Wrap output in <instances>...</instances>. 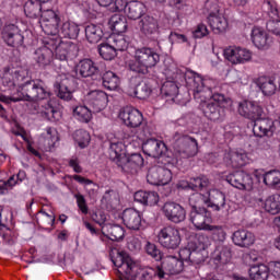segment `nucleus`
I'll list each match as a JSON object with an SVG mask.
<instances>
[{
  "instance_id": "obj_1",
  "label": "nucleus",
  "mask_w": 280,
  "mask_h": 280,
  "mask_svg": "<svg viewBox=\"0 0 280 280\" xmlns=\"http://www.w3.org/2000/svg\"><path fill=\"white\" fill-rule=\"evenodd\" d=\"M185 81L194 90L195 100H201L203 115L210 121H218L222 117V113H224L223 108H226V104H229V98L219 93L211 96V89L215 86V81L202 78V75L191 70L186 71ZM207 93L210 98L205 101L207 100Z\"/></svg>"
},
{
  "instance_id": "obj_2",
  "label": "nucleus",
  "mask_w": 280,
  "mask_h": 280,
  "mask_svg": "<svg viewBox=\"0 0 280 280\" xmlns=\"http://www.w3.org/2000/svg\"><path fill=\"white\" fill-rule=\"evenodd\" d=\"M112 261L114 266L118 268V272L126 275L129 280H156V277H159V279L165 277V271H163L161 267H156L155 269L147 267L139 270L137 262L131 259L128 253L124 250L120 252L117 248L112 250ZM137 270H139L138 275Z\"/></svg>"
},
{
  "instance_id": "obj_3",
  "label": "nucleus",
  "mask_w": 280,
  "mask_h": 280,
  "mask_svg": "<svg viewBox=\"0 0 280 280\" xmlns=\"http://www.w3.org/2000/svg\"><path fill=\"white\" fill-rule=\"evenodd\" d=\"M50 93L49 90L45 89L40 83L34 80L26 81L21 85V95L18 97H8L0 94V102L3 104H10V102H38L40 100H48ZM0 112L2 117H5V108L0 104Z\"/></svg>"
},
{
  "instance_id": "obj_4",
  "label": "nucleus",
  "mask_w": 280,
  "mask_h": 280,
  "mask_svg": "<svg viewBox=\"0 0 280 280\" xmlns=\"http://www.w3.org/2000/svg\"><path fill=\"white\" fill-rule=\"evenodd\" d=\"M161 56L150 47H142L136 50L133 59L127 61L129 71L145 75L150 73L152 67H156Z\"/></svg>"
},
{
  "instance_id": "obj_5",
  "label": "nucleus",
  "mask_w": 280,
  "mask_h": 280,
  "mask_svg": "<svg viewBox=\"0 0 280 280\" xmlns=\"http://www.w3.org/2000/svg\"><path fill=\"white\" fill-rule=\"evenodd\" d=\"M172 147L176 159H189L198 154V140L180 132L174 133Z\"/></svg>"
},
{
  "instance_id": "obj_6",
  "label": "nucleus",
  "mask_w": 280,
  "mask_h": 280,
  "mask_svg": "<svg viewBox=\"0 0 280 280\" xmlns=\"http://www.w3.org/2000/svg\"><path fill=\"white\" fill-rule=\"evenodd\" d=\"M180 231L174 226H165L158 233V242L167 250H176L180 246Z\"/></svg>"
},
{
  "instance_id": "obj_7",
  "label": "nucleus",
  "mask_w": 280,
  "mask_h": 280,
  "mask_svg": "<svg viewBox=\"0 0 280 280\" xmlns=\"http://www.w3.org/2000/svg\"><path fill=\"white\" fill-rule=\"evenodd\" d=\"M42 30L47 36H56L58 27L60 26V15L54 10H45L40 13Z\"/></svg>"
},
{
  "instance_id": "obj_8",
  "label": "nucleus",
  "mask_w": 280,
  "mask_h": 280,
  "mask_svg": "<svg viewBox=\"0 0 280 280\" xmlns=\"http://www.w3.org/2000/svg\"><path fill=\"white\" fill-rule=\"evenodd\" d=\"M147 180L150 185H170L172 171L165 166H153L148 171Z\"/></svg>"
},
{
  "instance_id": "obj_9",
  "label": "nucleus",
  "mask_w": 280,
  "mask_h": 280,
  "mask_svg": "<svg viewBox=\"0 0 280 280\" xmlns=\"http://www.w3.org/2000/svg\"><path fill=\"white\" fill-rule=\"evenodd\" d=\"M73 82H75V78L69 73H60L57 77L55 86L58 90L57 95L60 100H65L66 102L72 100L73 94L71 92V86H73Z\"/></svg>"
},
{
  "instance_id": "obj_10",
  "label": "nucleus",
  "mask_w": 280,
  "mask_h": 280,
  "mask_svg": "<svg viewBox=\"0 0 280 280\" xmlns=\"http://www.w3.org/2000/svg\"><path fill=\"white\" fill-rule=\"evenodd\" d=\"M117 165L118 167H121V171L126 174L135 176L136 174H139V170L143 167V156L141 153H132L129 156L121 158Z\"/></svg>"
},
{
  "instance_id": "obj_11",
  "label": "nucleus",
  "mask_w": 280,
  "mask_h": 280,
  "mask_svg": "<svg viewBox=\"0 0 280 280\" xmlns=\"http://www.w3.org/2000/svg\"><path fill=\"white\" fill-rule=\"evenodd\" d=\"M85 104L93 113H102L108 105V94L104 91L94 90L86 94Z\"/></svg>"
},
{
  "instance_id": "obj_12",
  "label": "nucleus",
  "mask_w": 280,
  "mask_h": 280,
  "mask_svg": "<svg viewBox=\"0 0 280 280\" xmlns=\"http://www.w3.org/2000/svg\"><path fill=\"white\" fill-rule=\"evenodd\" d=\"M225 180L236 189H245L246 191L253 189V177L243 171H236L226 175Z\"/></svg>"
},
{
  "instance_id": "obj_13",
  "label": "nucleus",
  "mask_w": 280,
  "mask_h": 280,
  "mask_svg": "<svg viewBox=\"0 0 280 280\" xmlns=\"http://www.w3.org/2000/svg\"><path fill=\"white\" fill-rule=\"evenodd\" d=\"M162 211L165 218L168 219L170 222H174L175 224H179V222H185V218H187V212L185 211V208L174 201L165 202Z\"/></svg>"
},
{
  "instance_id": "obj_14",
  "label": "nucleus",
  "mask_w": 280,
  "mask_h": 280,
  "mask_svg": "<svg viewBox=\"0 0 280 280\" xmlns=\"http://www.w3.org/2000/svg\"><path fill=\"white\" fill-rule=\"evenodd\" d=\"M2 38L9 47H23V34L19 26L14 24H7L2 31Z\"/></svg>"
},
{
  "instance_id": "obj_15",
  "label": "nucleus",
  "mask_w": 280,
  "mask_h": 280,
  "mask_svg": "<svg viewBox=\"0 0 280 280\" xmlns=\"http://www.w3.org/2000/svg\"><path fill=\"white\" fill-rule=\"evenodd\" d=\"M238 113L242 117H246V119H252L255 121L259 119L261 115H264V108L260 107L259 103L254 101H243L238 104Z\"/></svg>"
},
{
  "instance_id": "obj_16",
  "label": "nucleus",
  "mask_w": 280,
  "mask_h": 280,
  "mask_svg": "<svg viewBox=\"0 0 280 280\" xmlns=\"http://www.w3.org/2000/svg\"><path fill=\"white\" fill-rule=\"evenodd\" d=\"M190 222L198 231H207L211 226V212L207 208L194 209L190 212Z\"/></svg>"
},
{
  "instance_id": "obj_17",
  "label": "nucleus",
  "mask_w": 280,
  "mask_h": 280,
  "mask_svg": "<svg viewBox=\"0 0 280 280\" xmlns=\"http://www.w3.org/2000/svg\"><path fill=\"white\" fill-rule=\"evenodd\" d=\"M119 118L129 128H139L143 124V114L139 109L125 107L119 113Z\"/></svg>"
},
{
  "instance_id": "obj_18",
  "label": "nucleus",
  "mask_w": 280,
  "mask_h": 280,
  "mask_svg": "<svg viewBox=\"0 0 280 280\" xmlns=\"http://www.w3.org/2000/svg\"><path fill=\"white\" fill-rule=\"evenodd\" d=\"M275 120L268 118H257L254 120L253 132L256 137H272L275 132Z\"/></svg>"
},
{
  "instance_id": "obj_19",
  "label": "nucleus",
  "mask_w": 280,
  "mask_h": 280,
  "mask_svg": "<svg viewBox=\"0 0 280 280\" xmlns=\"http://www.w3.org/2000/svg\"><path fill=\"white\" fill-rule=\"evenodd\" d=\"M142 150L147 156L159 159V156H163L167 152V147L161 140L149 139L142 144Z\"/></svg>"
},
{
  "instance_id": "obj_20",
  "label": "nucleus",
  "mask_w": 280,
  "mask_h": 280,
  "mask_svg": "<svg viewBox=\"0 0 280 280\" xmlns=\"http://www.w3.org/2000/svg\"><path fill=\"white\" fill-rule=\"evenodd\" d=\"M223 161L228 167H244L249 161L248 153L245 151H229L225 152Z\"/></svg>"
},
{
  "instance_id": "obj_21",
  "label": "nucleus",
  "mask_w": 280,
  "mask_h": 280,
  "mask_svg": "<svg viewBox=\"0 0 280 280\" xmlns=\"http://www.w3.org/2000/svg\"><path fill=\"white\" fill-rule=\"evenodd\" d=\"M56 36H60V38H70L71 40H75V38L80 36V25H78L73 21L60 22L59 26H57Z\"/></svg>"
},
{
  "instance_id": "obj_22",
  "label": "nucleus",
  "mask_w": 280,
  "mask_h": 280,
  "mask_svg": "<svg viewBox=\"0 0 280 280\" xmlns=\"http://www.w3.org/2000/svg\"><path fill=\"white\" fill-rule=\"evenodd\" d=\"M75 54H78V45L72 42H60L55 49V58L61 62H67Z\"/></svg>"
},
{
  "instance_id": "obj_23",
  "label": "nucleus",
  "mask_w": 280,
  "mask_h": 280,
  "mask_svg": "<svg viewBox=\"0 0 280 280\" xmlns=\"http://www.w3.org/2000/svg\"><path fill=\"white\" fill-rule=\"evenodd\" d=\"M255 241V234L248 230H237L232 235L233 244L240 248H250Z\"/></svg>"
},
{
  "instance_id": "obj_24",
  "label": "nucleus",
  "mask_w": 280,
  "mask_h": 280,
  "mask_svg": "<svg viewBox=\"0 0 280 280\" xmlns=\"http://www.w3.org/2000/svg\"><path fill=\"white\" fill-rule=\"evenodd\" d=\"M203 200L205 205H207V207H211V209H214V211L224 209L226 205V196H224L223 192L218 189L209 190L208 196H206Z\"/></svg>"
},
{
  "instance_id": "obj_25",
  "label": "nucleus",
  "mask_w": 280,
  "mask_h": 280,
  "mask_svg": "<svg viewBox=\"0 0 280 280\" xmlns=\"http://www.w3.org/2000/svg\"><path fill=\"white\" fill-rule=\"evenodd\" d=\"M211 185L209 177L202 175L199 177H194L189 182L180 180L177 184V187L180 189H191L192 191H202V189H207Z\"/></svg>"
},
{
  "instance_id": "obj_26",
  "label": "nucleus",
  "mask_w": 280,
  "mask_h": 280,
  "mask_svg": "<svg viewBox=\"0 0 280 280\" xmlns=\"http://www.w3.org/2000/svg\"><path fill=\"white\" fill-rule=\"evenodd\" d=\"M121 218L127 229L139 231L141 228V212H139L137 209L129 208L124 210Z\"/></svg>"
},
{
  "instance_id": "obj_27",
  "label": "nucleus",
  "mask_w": 280,
  "mask_h": 280,
  "mask_svg": "<svg viewBox=\"0 0 280 280\" xmlns=\"http://www.w3.org/2000/svg\"><path fill=\"white\" fill-rule=\"evenodd\" d=\"M233 258V252L231 250V246L219 245L217 246L212 259L217 266H225V264H230Z\"/></svg>"
},
{
  "instance_id": "obj_28",
  "label": "nucleus",
  "mask_w": 280,
  "mask_h": 280,
  "mask_svg": "<svg viewBox=\"0 0 280 280\" xmlns=\"http://www.w3.org/2000/svg\"><path fill=\"white\" fill-rule=\"evenodd\" d=\"M252 43L257 49H268L270 47V37H268V33L264 28L255 26L252 30Z\"/></svg>"
},
{
  "instance_id": "obj_29",
  "label": "nucleus",
  "mask_w": 280,
  "mask_h": 280,
  "mask_svg": "<svg viewBox=\"0 0 280 280\" xmlns=\"http://www.w3.org/2000/svg\"><path fill=\"white\" fill-rule=\"evenodd\" d=\"M258 89H260L262 95L270 97L277 93V83L275 82V77H259L256 80Z\"/></svg>"
},
{
  "instance_id": "obj_30",
  "label": "nucleus",
  "mask_w": 280,
  "mask_h": 280,
  "mask_svg": "<svg viewBox=\"0 0 280 280\" xmlns=\"http://www.w3.org/2000/svg\"><path fill=\"white\" fill-rule=\"evenodd\" d=\"M26 72L23 69L11 70L5 72L2 82L4 86H9V89H14V86H19L23 80H25Z\"/></svg>"
},
{
  "instance_id": "obj_31",
  "label": "nucleus",
  "mask_w": 280,
  "mask_h": 280,
  "mask_svg": "<svg viewBox=\"0 0 280 280\" xmlns=\"http://www.w3.org/2000/svg\"><path fill=\"white\" fill-rule=\"evenodd\" d=\"M98 71L97 65L91 59H83L77 65V75L80 78H91Z\"/></svg>"
},
{
  "instance_id": "obj_32",
  "label": "nucleus",
  "mask_w": 280,
  "mask_h": 280,
  "mask_svg": "<svg viewBox=\"0 0 280 280\" xmlns=\"http://www.w3.org/2000/svg\"><path fill=\"white\" fill-rule=\"evenodd\" d=\"M139 27L145 36H152L159 32V21L151 15H143L139 21Z\"/></svg>"
},
{
  "instance_id": "obj_33",
  "label": "nucleus",
  "mask_w": 280,
  "mask_h": 280,
  "mask_svg": "<svg viewBox=\"0 0 280 280\" xmlns=\"http://www.w3.org/2000/svg\"><path fill=\"white\" fill-rule=\"evenodd\" d=\"M34 60L40 67H49L54 60V51L47 46L37 48L34 52Z\"/></svg>"
},
{
  "instance_id": "obj_34",
  "label": "nucleus",
  "mask_w": 280,
  "mask_h": 280,
  "mask_svg": "<svg viewBox=\"0 0 280 280\" xmlns=\"http://www.w3.org/2000/svg\"><path fill=\"white\" fill-rule=\"evenodd\" d=\"M208 22L214 34H222V32H226V27H229V21L222 13L208 16Z\"/></svg>"
},
{
  "instance_id": "obj_35",
  "label": "nucleus",
  "mask_w": 280,
  "mask_h": 280,
  "mask_svg": "<svg viewBox=\"0 0 280 280\" xmlns=\"http://www.w3.org/2000/svg\"><path fill=\"white\" fill-rule=\"evenodd\" d=\"M162 267L165 270V272H168L170 275H180L183 272V260L178 259L174 256H167L164 258L162 262Z\"/></svg>"
},
{
  "instance_id": "obj_36",
  "label": "nucleus",
  "mask_w": 280,
  "mask_h": 280,
  "mask_svg": "<svg viewBox=\"0 0 280 280\" xmlns=\"http://www.w3.org/2000/svg\"><path fill=\"white\" fill-rule=\"evenodd\" d=\"M133 198L140 205H149L150 207L159 205V194L156 191L139 190L135 194Z\"/></svg>"
},
{
  "instance_id": "obj_37",
  "label": "nucleus",
  "mask_w": 280,
  "mask_h": 280,
  "mask_svg": "<svg viewBox=\"0 0 280 280\" xmlns=\"http://www.w3.org/2000/svg\"><path fill=\"white\" fill-rule=\"evenodd\" d=\"M102 36H104V31H102V26L97 24H89L85 26V37L89 43L95 45L102 40Z\"/></svg>"
},
{
  "instance_id": "obj_38",
  "label": "nucleus",
  "mask_w": 280,
  "mask_h": 280,
  "mask_svg": "<svg viewBox=\"0 0 280 280\" xmlns=\"http://www.w3.org/2000/svg\"><path fill=\"white\" fill-rule=\"evenodd\" d=\"M43 12V7L38 0H27L24 4V13L28 19H38Z\"/></svg>"
},
{
  "instance_id": "obj_39",
  "label": "nucleus",
  "mask_w": 280,
  "mask_h": 280,
  "mask_svg": "<svg viewBox=\"0 0 280 280\" xmlns=\"http://www.w3.org/2000/svg\"><path fill=\"white\" fill-rule=\"evenodd\" d=\"M73 116L83 124H89L93 119V109L89 105H79L73 109Z\"/></svg>"
},
{
  "instance_id": "obj_40",
  "label": "nucleus",
  "mask_w": 280,
  "mask_h": 280,
  "mask_svg": "<svg viewBox=\"0 0 280 280\" xmlns=\"http://www.w3.org/2000/svg\"><path fill=\"white\" fill-rule=\"evenodd\" d=\"M270 273V268L264 264L254 265L249 268V277L253 280H266Z\"/></svg>"
},
{
  "instance_id": "obj_41",
  "label": "nucleus",
  "mask_w": 280,
  "mask_h": 280,
  "mask_svg": "<svg viewBox=\"0 0 280 280\" xmlns=\"http://www.w3.org/2000/svg\"><path fill=\"white\" fill-rule=\"evenodd\" d=\"M102 80L103 86L107 89V91H115L119 88V77L113 71L104 72Z\"/></svg>"
},
{
  "instance_id": "obj_42",
  "label": "nucleus",
  "mask_w": 280,
  "mask_h": 280,
  "mask_svg": "<svg viewBox=\"0 0 280 280\" xmlns=\"http://www.w3.org/2000/svg\"><path fill=\"white\" fill-rule=\"evenodd\" d=\"M109 23L112 25V30L117 32L118 34H124L126 30H128V22L126 21V16L115 14L110 18Z\"/></svg>"
},
{
  "instance_id": "obj_43",
  "label": "nucleus",
  "mask_w": 280,
  "mask_h": 280,
  "mask_svg": "<svg viewBox=\"0 0 280 280\" xmlns=\"http://www.w3.org/2000/svg\"><path fill=\"white\" fill-rule=\"evenodd\" d=\"M265 210L271 215L280 213V195H272L265 201Z\"/></svg>"
},
{
  "instance_id": "obj_44",
  "label": "nucleus",
  "mask_w": 280,
  "mask_h": 280,
  "mask_svg": "<svg viewBox=\"0 0 280 280\" xmlns=\"http://www.w3.org/2000/svg\"><path fill=\"white\" fill-rule=\"evenodd\" d=\"M126 155H124V143L122 142H112L109 145V158L116 165L118 164V161L124 159Z\"/></svg>"
},
{
  "instance_id": "obj_45",
  "label": "nucleus",
  "mask_w": 280,
  "mask_h": 280,
  "mask_svg": "<svg viewBox=\"0 0 280 280\" xmlns=\"http://www.w3.org/2000/svg\"><path fill=\"white\" fill-rule=\"evenodd\" d=\"M142 8L143 4L139 2H128L125 14H127L128 19L137 21V19H141V14H143Z\"/></svg>"
},
{
  "instance_id": "obj_46",
  "label": "nucleus",
  "mask_w": 280,
  "mask_h": 280,
  "mask_svg": "<svg viewBox=\"0 0 280 280\" xmlns=\"http://www.w3.org/2000/svg\"><path fill=\"white\" fill-rule=\"evenodd\" d=\"M98 54L103 60H114L117 56V50L113 47L112 43L101 44L98 47Z\"/></svg>"
},
{
  "instance_id": "obj_47",
  "label": "nucleus",
  "mask_w": 280,
  "mask_h": 280,
  "mask_svg": "<svg viewBox=\"0 0 280 280\" xmlns=\"http://www.w3.org/2000/svg\"><path fill=\"white\" fill-rule=\"evenodd\" d=\"M108 43L112 44L116 51H126L128 49L129 43L124 35H112L108 38Z\"/></svg>"
},
{
  "instance_id": "obj_48",
  "label": "nucleus",
  "mask_w": 280,
  "mask_h": 280,
  "mask_svg": "<svg viewBox=\"0 0 280 280\" xmlns=\"http://www.w3.org/2000/svg\"><path fill=\"white\" fill-rule=\"evenodd\" d=\"M213 242H224L226 240V231L222 225H209L208 230Z\"/></svg>"
},
{
  "instance_id": "obj_49",
  "label": "nucleus",
  "mask_w": 280,
  "mask_h": 280,
  "mask_svg": "<svg viewBox=\"0 0 280 280\" xmlns=\"http://www.w3.org/2000/svg\"><path fill=\"white\" fill-rule=\"evenodd\" d=\"M40 143L45 148H51L56 143V130L51 127L46 128V132L40 137Z\"/></svg>"
},
{
  "instance_id": "obj_50",
  "label": "nucleus",
  "mask_w": 280,
  "mask_h": 280,
  "mask_svg": "<svg viewBox=\"0 0 280 280\" xmlns=\"http://www.w3.org/2000/svg\"><path fill=\"white\" fill-rule=\"evenodd\" d=\"M37 222L38 224H43V226H54V224H56V215H54V212L49 214L40 210L37 213Z\"/></svg>"
},
{
  "instance_id": "obj_51",
  "label": "nucleus",
  "mask_w": 280,
  "mask_h": 280,
  "mask_svg": "<svg viewBox=\"0 0 280 280\" xmlns=\"http://www.w3.org/2000/svg\"><path fill=\"white\" fill-rule=\"evenodd\" d=\"M161 93L165 97H176L178 95V85L174 81H166L161 88Z\"/></svg>"
},
{
  "instance_id": "obj_52",
  "label": "nucleus",
  "mask_w": 280,
  "mask_h": 280,
  "mask_svg": "<svg viewBox=\"0 0 280 280\" xmlns=\"http://www.w3.org/2000/svg\"><path fill=\"white\" fill-rule=\"evenodd\" d=\"M152 95V88L147 83H140L136 86L135 97L138 100H148Z\"/></svg>"
},
{
  "instance_id": "obj_53",
  "label": "nucleus",
  "mask_w": 280,
  "mask_h": 280,
  "mask_svg": "<svg viewBox=\"0 0 280 280\" xmlns=\"http://www.w3.org/2000/svg\"><path fill=\"white\" fill-rule=\"evenodd\" d=\"M107 233L112 242H119V240H124V235L126 232L120 225H109L107 228Z\"/></svg>"
},
{
  "instance_id": "obj_54",
  "label": "nucleus",
  "mask_w": 280,
  "mask_h": 280,
  "mask_svg": "<svg viewBox=\"0 0 280 280\" xmlns=\"http://www.w3.org/2000/svg\"><path fill=\"white\" fill-rule=\"evenodd\" d=\"M73 139L77 141L80 148H86L91 141V136L86 130L79 129L73 133Z\"/></svg>"
},
{
  "instance_id": "obj_55",
  "label": "nucleus",
  "mask_w": 280,
  "mask_h": 280,
  "mask_svg": "<svg viewBox=\"0 0 280 280\" xmlns=\"http://www.w3.org/2000/svg\"><path fill=\"white\" fill-rule=\"evenodd\" d=\"M264 183L268 187H277L280 183L279 171H269L264 175Z\"/></svg>"
},
{
  "instance_id": "obj_56",
  "label": "nucleus",
  "mask_w": 280,
  "mask_h": 280,
  "mask_svg": "<svg viewBox=\"0 0 280 280\" xmlns=\"http://www.w3.org/2000/svg\"><path fill=\"white\" fill-rule=\"evenodd\" d=\"M238 52H240V47H235V46H230L223 50L225 60H228L232 65H237Z\"/></svg>"
},
{
  "instance_id": "obj_57",
  "label": "nucleus",
  "mask_w": 280,
  "mask_h": 280,
  "mask_svg": "<svg viewBox=\"0 0 280 280\" xmlns=\"http://www.w3.org/2000/svg\"><path fill=\"white\" fill-rule=\"evenodd\" d=\"M203 14H209L208 16L220 14V4H218V0H207L203 5Z\"/></svg>"
},
{
  "instance_id": "obj_58",
  "label": "nucleus",
  "mask_w": 280,
  "mask_h": 280,
  "mask_svg": "<svg viewBox=\"0 0 280 280\" xmlns=\"http://www.w3.org/2000/svg\"><path fill=\"white\" fill-rule=\"evenodd\" d=\"M144 250L150 255V257L155 259V261H161L163 255L161 254V249L156 248L155 244L147 242Z\"/></svg>"
},
{
  "instance_id": "obj_59",
  "label": "nucleus",
  "mask_w": 280,
  "mask_h": 280,
  "mask_svg": "<svg viewBox=\"0 0 280 280\" xmlns=\"http://www.w3.org/2000/svg\"><path fill=\"white\" fill-rule=\"evenodd\" d=\"M74 198L77 200V205H78V208L81 211V213H83V215H88L89 214V206L86 205V199L83 197L82 194H75Z\"/></svg>"
},
{
  "instance_id": "obj_60",
  "label": "nucleus",
  "mask_w": 280,
  "mask_h": 280,
  "mask_svg": "<svg viewBox=\"0 0 280 280\" xmlns=\"http://www.w3.org/2000/svg\"><path fill=\"white\" fill-rule=\"evenodd\" d=\"M205 198H207V196L202 194H199V192L192 194L189 198V205L192 206V210L198 209V206L202 205V202L205 205Z\"/></svg>"
},
{
  "instance_id": "obj_61",
  "label": "nucleus",
  "mask_w": 280,
  "mask_h": 280,
  "mask_svg": "<svg viewBox=\"0 0 280 280\" xmlns=\"http://www.w3.org/2000/svg\"><path fill=\"white\" fill-rule=\"evenodd\" d=\"M92 220L93 222H95L96 224H98V226H102V231H104V229H106V214L103 211H96L92 214Z\"/></svg>"
},
{
  "instance_id": "obj_62",
  "label": "nucleus",
  "mask_w": 280,
  "mask_h": 280,
  "mask_svg": "<svg viewBox=\"0 0 280 280\" xmlns=\"http://www.w3.org/2000/svg\"><path fill=\"white\" fill-rule=\"evenodd\" d=\"M250 58H253V55L250 54V50H247L246 48L238 47L237 65L248 62V60H250Z\"/></svg>"
},
{
  "instance_id": "obj_63",
  "label": "nucleus",
  "mask_w": 280,
  "mask_h": 280,
  "mask_svg": "<svg viewBox=\"0 0 280 280\" xmlns=\"http://www.w3.org/2000/svg\"><path fill=\"white\" fill-rule=\"evenodd\" d=\"M192 36L194 38H205V36H209V28L205 24H199L192 32Z\"/></svg>"
},
{
  "instance_id": "obj_64",
  "label": "nucleus",
  "mask_w": 280,
  "mask_h": 280,
  "mask_svg": "<svg viewBox=\"0 0 280 280\" xmlns=\"http://www.w3.org/2000/svg\"><path fill=\"white\" fill-rule=\"evenodd\" d=\"M267 30L275 34L276 36H280V21L279 20H270L267 22Z\"/></svg>"
}]
</instances>
